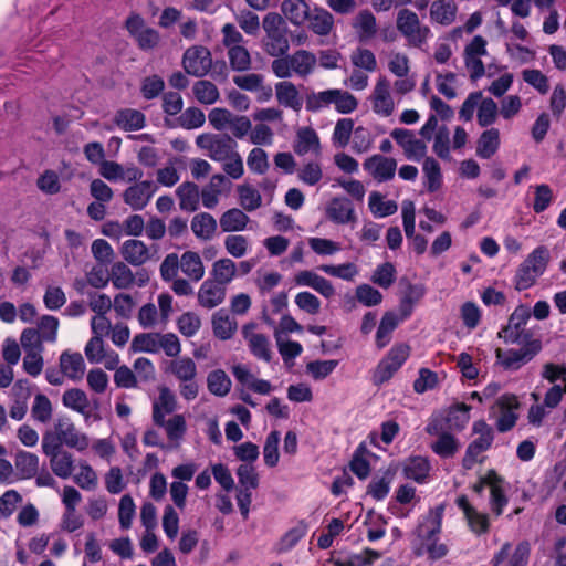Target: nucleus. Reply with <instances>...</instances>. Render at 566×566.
<instances>
[{"label":"nucleus","mask_w":566,"mask_h":566,"mask_svg":"<svg viewBox=\"0 0 566 566\" xmlns=\"http://www.w3.org/2000/svg\"><path fill=\"white\" fill-rule=\"evenodd\" d=\"M262 28L264 51L273 57L285 55L290 50L289 28L284 18L277 12H269L263 17Z\"/></svg>","instance_id":"nucleus-1"},{"label":"nucleus","mask_w":566,"mask_h":566,"mask_svg":"<svg viewBox=\"0 0 566 566\" xmlns=\"http://www.w3.org/2000/svg\"><path fill=\"white\" fill-rule=\"evenodd\" d=\"M549 259L548 249L544 245L537 247L516 270L514 277L515 289L523 291L533 286L536 280L545 272Z\"/></svg>","instance_id":"nucleus-2"},{"label":"nucleus","mask_w":566,"mask_h":566,"mask_svg":"<svg viewBox=\"0 0 566 566\" xmlns=\"http://www.w3.org/2000/svg\"><path fill=\"white\" fill-rule=\"evenodd\" d=\"M396 28L411 48L422 49L431 36V30L423 24L418 14L409 9L397 13Z\"/></svg>","instance_id":"nucleus-3"},{"label":"nucleus","mask_w":566,"mask_h":566,"mask_svg":"<svg viewBox=\"0 0 566 566\" xmlns=\"http://www.w3.org/2000/svg\"><path fill=\"white\" fill-rule=\"evenodd\" d=\"M196 145L214 161L226 160L238 148L235 139L228 134H201L197 136Z\"/></svg>","instance_id":"nucleus-4"},{"label":"nucleus","mask_w":566,"mask_h":566,"mask_svg":"<svg viewBox=\"0 0 566 566\" xmlns=\"http://www.w3.org/2000/svg\"><path fill=\"white\" fill-rule=\"evenodd\" d=\"M531 315L528 306L518 305L511 314L507 325L499 332V337L509 344L530 343L531 334L525 329V325Z\"/></svg>","instance_id":"nucleus-5"},{"label":"nucleus","mask_w":566,"mask_h":566,"mask_svg":"<svg viewBox=\"0 0 566 566\" xmlns=\"http://www.w3.org/2000/svg\"><path fill=\"white\" fill-rule=\"evenodd\" d=\"M409 354L410 347L407 344L395 345L376 367L373 376L374 384L380 385L388 381L407 360Z\"/></svg>","instance_id":"nucleus-6"},{"label":"nucleus","mask_w":566,"mask_h":566,"mask_svg":"<svg viewBox=\"0 0 566 566\" xmlns=\"http://www.w3.org/2000/svg\"><path fill=\"white\" fill-rule=\"evenodd\" d=\"M473 432L479 437L467 448L465 454L462 459V467L465 470H471L473 468L478 461V455L486 451L492 446L494 439L492 428L483 420L474 422Z\"/></svg>","instance_id":"nucleus-7"},{"label":"nucleus","mask_w":566,"mask_h":566,"mask_svg":"<svg viewBox=\"0 0 566 566\" xmlns=\"http://www.w3.org/2000/svg\"><path fill=\"white\" fill-rule=\"evenodd\" d=\"M125 28L136 40L143 51H149L160 43V34L157 30L146 27L145 20L138 13H132L125 21Z\"/></svg>","instance_id":"nucleus-8"},{"label":"nucleus","mask_w":566,"mask_h":566,"mask_svg":"<svg viewBox=\"0 0 566 566\" xmlns=\"http://www.w3.org/2000/svg\"><path fill=\"white\" fill-rule=\"evenodd\" d=\"M182 67L191 76L203 77L212 67V56L208 48L192 45L182 55Z\"/></svg>","instance_id":"nucleus-9"},{"label":"nucleus","mask_w":566,"mask_h":566,"mask_svg":"<svg viewBox=\"0 0 566 566\" xmlns=\"http://www.w3.org/2000/svg\"><path fill=\"white\" fill-rule=\"evenodd\" d=\"M486 40L481 35H475L464 48V64L470 73V78L476 81L485 74V67L481 60L486 55Z\"/></svg>","instance_id":"nucleus-10"},{"label":"nucleus","mask_w":566,"mask_h":566,"mask_svg":"<svg viewBox=\"0 0 566 566\" xmlns=\"http://www.w3.org/2000/svg\"><path fill=\"white\" fill-rule=\"evenodd\" d=\"M525 344L526 346L518 350L510 349L504 352L501 348H497L495 350L497 363L506 370H516L521 368L541 349V342L537 339Z\"/></svg>","instance_id":"nucleus-11"},{"label":"nucleus","mask_w":566,"mask_h":566,"mask_svg":"<svg viewBox=\"0 0 566 566\" xmlns=\"http://www.w3.org/2000/svg\"><path fill=\"white\" fill-rule=\"evenodd\" d=\"M390 136L401 147L407 159L419 161L426 157V142L417 138L412 130L395 128L391 130Z\"/></svg>","instance_id":"nucleus-12"},{"label":"nucleus","mask_w":566,"mask_h":566,"mask_svg":"<svg viewBox=\"0 0 566 566\" xmlns=\"http://www.w3.org/2000/svg\"><path fill=\"white\" fill-rule=\"evenodd\" d=\"M530 552V544L526 541L518 543L513 552L511 543L506 542L502 545L501 549L494 554L490 564L491 566H501L502 563L507 559L503 566H527Z\"/></svg>","instance_id":"nucleus-13"},{"label":"nucleus","mask_w":566,"mask_h":566,"mask_svg":"<svg viewBox=\"0 0 566 566\" xmlns=\"http://www.w3.org/2000/svg\"><path fill=\"white\" fill-rule=\"evenodd\" d=\"M390 82L386 76H379L369 96L373 111L381 116H390L395 109V102L390 93Z\"/></svg>","instance_id":"nucleus-14"},{"label":"nucleus","mask_w":566,"mask_h":566,"mask_svg":"<svg viewBox=\"0 0 566 566\" xmlns=\"http://www.w3.org/2000/svg\"><path fill=\"white\" fill-rule=\"evenodd\" d=\"M255 329V323H248L242 326V336L248 343L250 352L256 358L262 359L264 361H270L272 358L270 340L264 334L256 333Z\"/></svg>","instance_id":"nucleus-15"},{"label":"nucleus","mask_w":566,"mask_h":566,"mask_svg":"<svg viewBox=\"0 0 566 566\" xmlns=\"http://www.w3.org/2000/svg\"><path fill=\"white\" fill-rule=\"evenodd\" d=\"M363 166L375 180L384 182L395 177L397 161L395 158L377 154L367 158Z\"/></svg>","instance_id":"nucleus-16"},{"label":"nucleus","mask_w":566,"mask_h":566,"mask_svg":"<svg viewBox=\"0 0 566 566\" xmlns=\"http://www.w3.org/2000/svg\"><path fill=\"white\" fill-rule=\"evenodd\" d=\"M496 405L500 409L496 428L500 432H506L516 423L518 417L515 410L520 407V402L515 395L505 394L497 399Z\"/></svg>","instance_id":"nucleus-17"},{"label":"nucleus","mask_w":566,"mask_h":566,"mask_svg":"<svg viewBox=\"0 0 566 566\" xmlns=\"http://www.w3.org/2000/svg\"><path fill=\"white\" fill-rule=\"evenodd\" d=\"M54 429L59 433L62 442L80 451L88 447V440L85 434H82L75 428V424L67 417L59 418L54 423Z\"/></svg>","instance_id":"nucleus-18"},{"label":"nucleus","mask_w":566,"mask_h":566,"mask_svg":"<svg viewBox=\"0 0 566 566\" xmlns=\"http://www.w3.org/2000/svg\"><path fill=\"white\" fill-rule=\"evenodd\" d=\"M155 190L153 181H140L128 187L123 193V199L132 209L142 210L148 205Z\"/></svg>","instance_id":"nucleus-19"},{"label":"nucleus","mask_w":566,"mask_h":566,"mask_svg":"<svg viewBox=\"0 0 566 566\" xmlns=\"http://www.w3.org/2000/svg\"><path fill=\"white\" fill-rule=\"evenodd\" d=\"M226 295L227 289L224 286L207 279L198 290L197 300L201 307L212 310L224 302Z\"/></svg>","instance_id":"nucleus-20"},{"label":"nucleus","mask_w":566,"mask_h":566,"mask_svg":"<svg viewBox=\"0 0 566 566\" xmlns=\"http://www.w3.org/2000/svg\"><path fill=\"white\" fill-rule=\"evenodd\" d=\"M294 282L300 286L312 287L326 298H329L335 294L333 284L325 277L311 270L300 271L297 274H295Z\"/></svg>","instance_id":"nucleus-21"},{"label":"nucleus","mask_w":566,"mask_h":566,"mask_svg":"<svg viewBox=\"0 0 566 566\" xmlns=\"http://www.w3.org/2000/svg\"><path fill=\"white\" fill-rule=\"evenodd\" d=\"M62 374L73 381H80L85 375V361L80 353L63 352L59 359Z\"/></svg>","instance_id":"nucleus-22"},{"label":"nucleus","mask_w":566,"mask_h":566,"mask_svg":"<svg viewBox=\"0 0 566 566\" xmlns=\"http://www.w3.org/2000/svg\"><path fill=\"white\" fill-rule=\"evenodd\" d=\"M176 196L179 201V208L186 212H195L200 205L199 186L192 181H185L176 189Z\"/></svg>","instance_id":"nucleus-23"},{"label":"nucleus","mask_w":566,"mask_h":566,"mask_svg":"<svg viewBox=\"0 0 566 566\" xmlns=\"http://www.w3.org/2000/svg\"><path fill=\"white\" fill-rule=\"evenodd\" d=\"M177 409V399L175 394L168 387L159 388L158 399L153 403V421L155 424H161L167 415Z\"/></svg>","instance_id":"nucleus-24"},{"label":"nucleus","mask_w":566,"mask_h":566,"mask_svg":"<svg viewBox=\"0 0 566 566\" xmlns=\"http://www.w3.org/2000/svg\"><path fill=\"white\" fill-rule=\"evenodd\" d=\"M489 489L491 493L490 506L495 515H501L503 507L507 504L505 495L504 479L494 470H489Z\"/></svg>","instance_id":"nucleus-25"},{"label":"nucleus","mask_w":566,"mask_h":566,"mask_svg":"<svg viewBox=\"0 0 566 566\" xmlns=\"http://www.w3.org/2000/svg\"><path fill=\"white\" fill-rule=\"evenodd\" d=\"M353 28L359 42H368L376 36L378 31L376 17L367 9L361 10L354 18Z\"/></svg>","instance_id":"nucleus-26"},{"label":"nucleus","mask_w":566,"mask_h":566,"mask_svg":"<svg viewBox=\"0 0 566 566\" xmlns=\"http://www.w3.org/2000/svg\"><path fill=\"white\" fill-rule=\"evenodd\" d=\"M15 476L19 480H29L39 472V457L34 453L20 450L14 455Z\"/></svg>","instance_id":"nucleus-27"},{"label":"nucleus","mask_w":566,"mask_h":566,"mask_svg":"<svg viewBox=\"0 0 566 566\" xmlns=\"http://www.w3.org/2000/svg\"><path fill=\"white\" fill-rule=\"evenodd\" d=\"M120 253L124 260L134 266L145 264L150 258L147 245L136 239L126 240L120 248Z\"/></svg>","instance_id":"nucleus-28"},{"label":"nucleus","mask_w":566,"mask_h":566,"mask_svg":"<svg viewBox=\"0 0 566 566\" xmlns=\"http://www.w3.org/2000/svg\"><path fill=\"white\" fill-rule=\"evenodd\" d=\"M458 6L453 0H434L430 6V19L433 23L451 25L457 18Z\"/></svg>","instance_id":"nucleus-29"},{"label":"nucleus","mask_w":566,"mask_h":566,"mask_svg":"<svg viewBox=\"0 0 566 566\" xmlns=\"http://www.w3.org/2000/svg\"><path fill=\"white\" fill-rule=\"evenodd\" d=\"M326 213L329 220L340 224L354 222L356 220L354 207L346 198L332 199L326 209Z\"/></svg>","instance_id":"nucleus-30"},{"label":"nucleus","mask_w":566,"mask_h":566,"mask_svg":"<svg viewBox=\"0 0 566 566\" xmlns=\"http://www.w3.org/2000/svg\"><path fill=\"white\" fill-rule=\"evenodd\" d=\"M289 61L294 74L302 78L312 74L317 64L316 55L307 50H297L293 54H289Z\"/></svg>","instance_id":"nucleus-31"},{"label":"nucleus","mask_w":566,"mask_h":566,"mask_svg":"<svg viewBox=\"0 0 566 566\" xmlns=\"http://www.w3.org/2000/svg\"><path fill=\"white\" fill-rule=\"evenodd\" d=\"M190 227L197 239L209 241L214 237L218 229V223L213 216L210 213L200 212L191 219Z\"/></svg>","instance_id":"nucleus-32"},{"label":"nucleus","mask_w":566,"mask_h":566,"mask_svg":"<svg viewBox=\"0 0 566 566\" xmlns=\"http://www.w3.org/2000/svg\"><path fill=\"white\" fill-rule=\"evenodd\" d=\"M306 20L311 31L321 36L328 35L334 28L333 14L323 8H314Z\"/></svg>","instance_id":"nucleus-33"},{"label":"nucleus","mask_w":566,"mask_h":566,"mask_svg":"<svg viewBox=\"0 0 566 566\" xmlns=\"http://www.w3.org/2000/svg\"><path fill=\"white\" fill-rule=\"evenodd\" d=\"M275 96L280 105L300 111L302 98L296 86L289 81H282L275 84Z\"/></svg>","instance_id":"nucleus-34"},{"label":"nucleus","mask_w":566,"mask_h":566,"mask_svg":"<svg viewBox=\"0 0 566 566\" xmlns=\"http://www.w3.org/2000/svg\"><path fill=\"white\" fill-rule=\"evenodd\" d=\"M238 327L237 321L226 310H219L212 316V329L217 338L230 339Z\"/></svg>","instance_id":"nucleus-35"},{"label":"nucleus","mask_w":566,"mask_h":566,"mask_svg":"<svg viewBox=\"0 0 566 566\" xmlns=\"http://www.w3.org/2000/svg\"><path fill=\"white\" fill-rule=\"evenodd\" d=\"M114 123L126 132L139 130L146 124L145 115L133 108H123L116 112Z\"/></svg>","instance_id":"nucleus-36"},{"label":"nucleus","mask_w":566,"mask_h":566,"mask_svg":"<svg viewBox=\"0 0 566 566\" xmlns=\"http://www.w3.org/2000/svg\"><path fill=\"white\" fill-rule=\"evenodd\" d=\"M282 13L294 25H302L311 12L305 0H284L281 4Z\"/></svg>","instance_id":"nucleus-37"},{"label":"nucleus","mask_w":566,"mask_h":566,"mask_svg":"<svg viewBox=\"0 0 566 566\" xmlns=\"http://www.w3.org/2000/svg\"><path fill=\"white\" fill-rule=\"evenodd\" d=\"M237 274L235 263L228 258L220 259L212 264L211 282H216L227 289V285L232 282Z\"/></svg>","instance_id":"nucleus-38"},{"label":"nucleus","mask_w":566,"mask_h":566,"mask_svg":"<svg viewBox=\"0 0 566 566\" xmlns=\"http://www.w3.org/2000/svg\"><path fill=\"white\" fill-rule=\"evenodd\" d=\"M180 269L192 281H200L205 275V265L200 255L193 251H186L180 256Z\"/></svg>","instance_id":"nucleus-39"},{"label":"nucleus","mask_w":566,"mask_h":566,"mask_svg":"<svg viewBox=\"0 0 566 566\" xmlns=\"http://www.w3.org/2000/svg\"><path fill=\"white\" fill-rule=\"evenodd\" d=\"M250 218L242 210L232 208L224 211L219 223L223 232H239L245 229Z\"/></svg>","instance_id":"nucleus-40"},{"label":"nucleus","mask_w":566,"mask_h":566,"mask_svg":"<svg viewBox=\"0 0 566 566\" xmlns=\"http://www.w3.org/2000/svg\"><path fill=\"white\" fill-rule=\"evenodd\" d=\"M168 370L180 381L196 379L197 365L190 357H176L169 363Z\"/></svg>","instance_id":"nucleus-41"},{"label":"nucleus","mask_w":566,"mask_h":566,"mask_svg":"<svg viewBox=\"0 0 566 566\" xmlns=\"http://www.w3.org/2000/svg\"><path fill=\"white\" fill-rule=\"evenodd\" d=\"M500 132L497 128L484 130L478 139L476 155L481 158H491L499 149Z\"/></svg>","instance_id":"nucleus-42"},{"label":"nucleus","mask_w":566,"mask_h":566,"mask_svg":"<svg viewBox=\"0 0 566 566\" xmlns=\"http://www.w3.org/2000/svg\"><path fill=\"white\" fill-rule=\"evenodd\" d=\"M319 148V138L313 128L304 127L297 132L294 145V151L297 155H305L308 151L318 153Z\"/></svg>","instance_id":"nucleus-43"},{"label":"nucleus","mask_w":566,"mask_h":566,"mask_svg":"<svg viewBox=\"0 0 566 566\" xmlns=\"http://www.w3.org/2000/svg\"><path fill=\"white\" fill-rule=\"evenodd\" d=\"M165 429L168 439L171 441L170 448L176 449L179 447V441L186 433L187 424L182 415H175L169 420L163 419L161 424H157Z\"/></svg>","instance_id":"nucleus-44"},{"label":"nucleus","mask_w":566,"mask_h":566,"mask_svg":"<svg viewBox=\"0 0 566 566\" xmlns=\"http://www.w3.org/2000/svg\"><path fill=\"white\" fill-rule=\"evenodd\" d=\"M109 281L115 289L127 290L135 284V275L126 263L119 261L112 265Z\"/></svg>","instance_id":"nucleus-45"},{"label":"nucleus","mask_w":566,"mask_h":566,"mask_svg":"<svg viewBox=\"0 0 566 566\" xmlns=\"http://www.w3.org/2000/svg\"><path fill=\"white\" fill-rule=\"evenodd\" d=\"M429 471V460L420 455L409 458L403 467L405 476L418 483L424 482Z\"/></svg>","instance_id":"nucleus-46"},{"label":"nucleus","mask_w":566,"mask_h":566,"mask_svg":"<svg viewBox=\"0 0 566 566\" xmlns=\"http://www.w3.org/2000/svg\"><path fill=\"white\" fill-rule=\"evenodd\" d=\"M48 458L50 459L51 470L56 476L67 479L72 475L74 470V459L70 452L64 450L48 455Z\"/></svg>","instance_id":"nucleus-47"},{"label":"nucleus","mask_w":566,"mask_h":566,"mask_svg":"<svg viewBox=\"0 0 566 566\" xmlns=\"http://www.w3.org/2000/svg\"><path fill=\"white\" fill-rule=\"evenodd\" d=\"M423 526H419V537L421 538V546L418 547L415 553L420 556L424 552L429 554L432 559H439L447 555L448 548L444 544L438 543L437 535H432V538H428V534H423Z\"/></svg>","instance_id":"nucleus-48"},{"label":"nucleus","mask_w":566,"mask_h":566,"mask_svg":"<svg viewBox=\"0 0 566 566\" xmlns=\"http://www.w3.org/2000/svg\"><path fill=\"white\" fill-rule=\"evenodd\" d=\"M400 318L394 312H386L376 333V345L384 348L391 338V333L398 326Z\"/></svg>","instance_id":"nucleus-49"},{"label":"nucleus","mask_w":566,"mask_h":566,"mask_svg":"<svg viewBox=\"0 0 566 566\" xmlns=\"http://www.w3.org/2000/svg\"><path fill=\"white\" fill-rule=\"evenodd\" d=\"M208 390L218 397H224L231 389V379L222 369H216L208 374Z\"/></svg>","instance_id":"nucleus-50"},{"label":"nucleus","mask_w":566,"mask_h":566,"mask_svg":"<svg viewBox=\"0 0 566 566\" xmlns=\"http://www.w3.org/2000/svg\"><path fill=\"white\" fill-rule=\"evenodd\" d=\"M53 407L50 399L43 394H36L31 407V417L40 423H49L52 419Z\"/></svg>","instance_id":"nucleus-51"},{"label":"nucleus","mask_w":566,"mask_h":566,"mask_svg":"<svg viewBox=\"0 0 566 566\" xmlns=\"http://www.w3.org/2000/svg\"><path fill=\"white\" fill-rule=\"evenodd\" d=\"M192 92L197 101L206 105L216 103L220 97L218 87L207 80L196 82L193 84Z\"/></svg>","instance_id":"nucleus-52"},{"label":"nucleus","mask_w":566,"mask_h":566,"mask_svg":"<svg viewBox=\"0 0 566 566\" xmlns=\"http://www.w3.org/2000/svg\"><path fill=\"white\" fill-rule=\"evenodd\" d=\"M159 335L160 333H140L137 334L130 344L133 352L159 353Z\"/></svg>","instance_id":"nucleus-53"},{"label":"nucleus","mask_w":566,"mask_h":566,"mask_svg":"<svg viewBox=\"0 0 566 566\" xmlns=\"http://www.w3.org/2000/svg\"><path fill=\"white\" fill-rule=\"evenodd\" d=\"M62 402L66 408L73 409L80 413H85L90 406L85 391L80 388L66 390L62 396Z\"/></svg>","instance_id":"nucleus-54"},{"label":"nucleus","mask_w":566,"mask_h":566,"mask_svg":"<svg viewBox=\"0 0 566 566\" xmlns=\"http://www.w3.org/2000/svg\"><path fill=\"white\" fill-rule=\"evenodd\" d=\"M337 88H331L318 93H311L306 96V109L318 112L319 109L334 104Z\"/></svg>","instance_id":"nucleus-55"},{"label":"nucleus","mask_w":566,"mask_h":566,"mask_svg":"<svg viewBox=\"0 0 566 566\" xmlns=\"http://www.w3.org/2000/svg\"><path fill=\"white\" fill-rule=\"evenodd\" d=\"M460 448L459 441L450 433L440 434V438L431 443L432 451L441 458L453 457Z\"/></svg>","instance_id":"nucleus-56"},{"label":"nucleus","mask_w":566,"mask_h":566,"mask_svg":"<svg viewBox=\"0 0 566 566\" xmlns=\"http://www.w3.org/2000/svg\"><path fill=\"white\" fill-rule=\"evenodd\" d=\"M369 208L376 217H387L397 212L398 206L394 200L384 201L382 196L374 191L369 196Z\"/></svg>","instance_id":"nucleus-57"},{"label":"nucleus","mask_w":566,"mask_h":566,"mask_svg":"<svg viewBox=\"0 0 566 566\" xmlns=\"http://www.w3.org/2000/svg\"><path fill=\"white\" fill-rule=\"evenodd\" d=\"M497 104L492 98H481L476 115L478 123L481 127H488L494 124L497 118Z\"/></svg>","instance_id":"nucleus-58"},{"label":"nucleus","mask_w":566,"mask_h":566,"mask_svg":"<svg viewBox=\"0 0 566 566\" xmlns=\"http://www.w3.org/2000/svg\"><path fill=\"white\" fill-rule=\"evenodd\" d=\"M423 172L428 180V190L430 192L437 191L441 187V169L439 163L432 157H424Z\"/></svg>","instance_id":"nucleus-59"},{"label":"nucleus","mask_w":566,"mask_h":566,"mask_svg":"<svg viewBox=\"0 0 566 566\" xmlns=\"http://www.w3.org/2000/svg\"><path fill=\"white\" fill-rule=\"evenodd\" d=\"M354 66L363 69L367 72H374L377 69V60L375 54L365 48H357L350 55Z\"/></svg>","instance_id":"nucleus-60"},{"label":"nucleus","mask_w":566,"mask_h":566,"mask_svg":"<svg viewBox=\"0 0 566 566\" xmlns=\"http://www.w3.org/2000/svg\"><path fill=\"white\" fill-rule=\"evenodd\" d=\"M228 57L232 70L242 72L251 67V56L249 51L240 45L228 50Z\"/></svg>","instance_id":"nucleus-61"},{"label":"nucleus","mask_w":566,"mask_h":566,"mask_svg":"<svg viewBox=\"0 0 566 566\" xmlns=\"http://www.w3.org/2000/svg\"><path fill=\"white\" fill-rule=\"evenodd\" d=\"M238 193L240 205L247 211H253L258 209L262 203L261 195L259 191L249 185L239 186Z\"/></svg>","instance_id":"nucleus-62"},{"label":"nucleus","mask_w":566,"mask_h":566,"mask_svg":"<svg viewBox=\"0 0 566 566\" xmlns=\"http://www.w3.org/2000/svg\"><path fill=\"white\" fill-rule=\"evenodd\" d=\"M279 442L280 432L276 430L271 431L266 437L263 448L264 462L270 468L275 467L279 462Z\"/></svg>","instance_id":"nucleus-63"},{"label":"nucleus","mask_w":566,"mask_h":566,"mask_svg":"<svg viewBox=\"0 0 566 566\" xmlns=\"http://www.w3.org/2000/svg\"><path fill=\"white\" fill-rule=\"evenodd\" d=\"M247 165L249 169L255 174H265L270 166L268 154L264 149L259 147L251 149L247 158Z\"/></svg>","instance_id":"nucleus-64"}]
</instances>
